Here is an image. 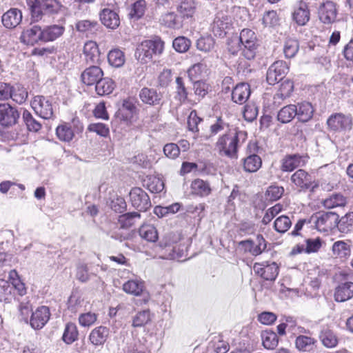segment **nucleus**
Listing matches in <instances>:
<instances>
[{
	"label": "nucleus",
	"mask_w": 353,
	"mask_h": 353,
	"mask_svg": "<svg viewBox=\"0 0 353 353\" xmlns=\"http://www.w3.org/2000/svg\"><path fill=\"white\" fill-rule=\"evenodd\" d=\"M246 139V132L238 128H231L218 137L214 148L221 156L236 158L239 148Z\"/></svg>",
	"instance_id": "f257e3e1"
},
{
	"label": "nucleus",
	"mask_w": 353,
	"mask_h": 353,
	"mask_svg": "<svg viewBox=\"0 0 353 353\" xmlns=\"http://www.w3.org/2000/svg\"><path fill=\"white\" fill-rule=\"evenodd\" d=\"M27 5L34 21L41 19L43 14H57L62 8L57 0H27Z\"/></svg>",
	"instance_id": "f03ea898"
},
{
	"label": "nucleus",
	"mask_w": 353,
	"mask_h": 353,
	"mask_svg": "<svg viewBox=\"0 0 353 353\" xmlns=\"http://www.w3.org/2000/svg\"><path fill=\"white\" fill-rule=\"evenodd\" d=\"M164 48V42L160 39L145 40L137 48L136 59L141 63H147L152 59L154 54H161Z\"/></svg>",
	"instance_id": "7ed1b4c3"
},
{
	"label": "nucleus",
	"mask_w": 353,
	"mask_h": 353,
	"mask_svg": "<svg viewBox=\"0 0 353 353\" xmlns=\"http://www.w3.org/2000/svg\"><path fill=\"white\" fill-rule=\"evenodd\" d=\"M239 41L243 56L248 60L253 59L256 56L258 47L254 32L250 29L242 30L239 36Z\"/></svg>",
	"instance_id": "20e7f679"
},
{
	"label": "nucleus",
	"mask_w": 353,
	"mask_h": 353,
	"mask_svg": "<svg viewBox=\"0 0 353 353\" xmlns=\"http://www.w3.org/2000/svg\"><path fill=\"white\" fill-rule=\"evenodd\" d=\"M339 215L332 212H320L312 216L316 228L321 232H328L333 230L337 223Z\"/></svg>",
	"instance_id": "39448f33"
},
{
	"label": "nucleus",
	"mask_w": 353,
	"mask_h": 353,
	"mask_svg": "<svg viewBox=\"0 0 353 353\" xmlns=\"http://www.w3.org/2000/svg\"><path fill=\"white\" fill-rule=\"evenodd\" d=\"M31 105L37 114L44 119L52 118L54 111L51 101L43 96H36L31 102Z\"/></svg>",
	"instance_id": "423d86ee"
},
{
	"label": "nucleus",
	"mask_w": 353,
	"mask_h": 353,
	"mask_svg": "<svg viewBox=\"0 0 353 353\" xmlns=\"http://www.w3.org/2000/svg\"><path fill=\"white\" fill-rule=\"evenodd\" d=\"M289 70L288 65L284 61H276L268 68L266 80L270 85H274L281 81Z\"/></svg>",
	"instance_id": "0eeeda50"
},
{
	"label": "nucleus",
	"mask_w": 353,
	"mask_h": 353,
	"mask_svg": "<svg viewBox=\"0 0 353 353\" xmlns=\"http://www.w3.org/2000/svg\"><path fill=\"white\" fill-rule=\"evenodd\" d=\"M129 196L132 205L139 211H146L152 206L148 194L140 188H133Z\"/></svg>",
	"instance_id": "6e6552de"
},
{
	"label": "nucleus",
	"mask_w": 353,
	"mask_h": 353,
	"mask_svg": "<svg viewBox=\"0 0 353 353\" xmlns=\"http://www.w3.org/2000/svg\"><path fill=\"white\" fill-rule=\"evenodd\" d=\"M338 8L336 4L331 1L322 3L318 9L319 20L324 24L334 23L337 17Z\"/></svg>",
	"instance_id": "1a4fd4ad"
},
{
	"label": "nucleus",
	"mask_w": 353,
	"mask_h": 353,
	"mask_svg": "<svg viewBox=\"0 0 353 353\" xmlns=\"http://www.w3.org/2000/svg\"><path fill=\"white\" fill-rule=\"evenodd\" d=\"M19 113L8 103H0V125L10 127L17 123Z\"/></svg>",
	"instance_id": "9d476101"
},
{
	"label": "nucleus",
	"mask_w": 353,
	"mask_h": 353,
	"mask_svg": "<svg viewBox=\"0 0 353 353\" xmlns=\"http://www.w3.org/2000/svg\"><path fill=\"white\" fill-rule=\"evenodd\" d=\"M254 270L256 274L267 281H274L279 274V267L274 262L256 263L254 265Z\"/></svg>",
	"instance_id": "9b49d317"
},
{
	"label": "nucleus",
	"mask_w": 353,
	"mask_h": 353,
	"mask_svg": "<svg viewBox=\"0 0 353 353\" xmlns=\"http://www.w3.org/2000/svg\"><path fill=\"white\" fill-rule=\"evenodd\" d=\"M328 127L334 131L348 130L352 126V118L350 115L337 113L331 115L327 121Z\"/></svg>",
	"instance_id": "f8f14e48"
},
{
	"label": "nucleus",
	"mask_w": 353,
	"mask_h": 353,
	"mask_svg": "<svg viewBox=\"0 0 353 353\" xmlns=\"http://www.w3.org/2000/svg\"><path fill=\"white\" fill-rule=\"evenodd\" d=\"M256 243L254 244L252 240H245L240 241L239 244L245 252H249L253 256H258L266 249V242L262 235L258 234Z\"/></svg>",
	"instance_id": "ddd939ff"
},
{
	"label": "nucleus",
	"mask_w": 353,
	"mask_h": 353,
	"mask_svg": "<svg viewBox=\"0 0 353 353\" xmlns=\"http://www.w3.org/2000/svg\"><path fill=\"white\" fill-rule=\"evenodd\" d=\"M50 310L46 306H41L32 313L30 324L34 330L41 329L50 319Z\"/></svg>",
	"instance_id": "4468645a"
},
{
	"label": "nucleus",
	"mask_w": 353,
	"mask_h": 353,
	"mask_svg": "<svg viewBox=\"0 0 353 353\" xmlns=\"http://www.w3.org/2000/svg\"><path fill=\"white\" fill-rule=\"evenodd\" d=\"M307 158V156L300 154L288 155L283 159L281 169L285 172H292L296 168L305 165Z\"/></svg>",
	"instance_id": "2eb2a0df"
},
{
	"label": "nucleus",
	"mask_w": 353,
	"mask_h": 353,
	"mask_svg": "<svg viewBox=\"0 0 353 353\" xmlns=\"http://www.w3.org/2000/svg\"><path fill=\"white\" fill-rule=\"evenodd\" d=\"M292 18L299 26H305L309 21L310 12L305 2L300 1L297 3L292 13Z\"/></svg>",
	"instance_id": "dca6fc26"
},
{
	"label": "nucleus",
	"mask_w": 353,
	"mask_h": 353,
	"mask_svg": "<svg viewBox=\"0 0 353 353\" xmlns=\"http://www.w3.org/2000/svg\"><path fill=\"white\" fill-rule=\"evenodd\" d=\"M101 23L108 28L116 29L120 24L118 13L110 8H103L99 14Z\"/></svg>",
	"instance_id": "f3484780"
},
{
	"label": "nucleus",
	"mask_w": 353,
	"mask_h": 353,
	"mask_svg": "<svg viewBox=\"0 0 353 353\" xmlns=\"http://www.w3.org/2000/svg\"><path fill=\"white\" fill-rule=\"evenodd\" d=\"M103 76V70L99 66L92 65L86 68L81 77L83 83L87 85H96Z\"/></svg>",
	"instance_id": "a211bd4d"
},
{
	"label": "nucleus",
	"mask_w": 353,
	"mask_h": 353,
	"mask_svg": "<svg viewBox=\"0 0 353 353\" xmlns=\"http://www.w3.org/2000/svg\"><path fill=\"white\" fill-rule=\"evenodd\" d=\"M20 40L26 45H34L39 41H42V30L38 26H34L23 31Z\"/></svg>",
	"instance_id": "6ab92c4d"
},
{
	"label": "nucleus",
	"mask_w": 353,
	"mask_h": 353,
	"mask_svg": "<svg viewBox=\"0 0 353 353\" xmlns=\"http://www.w3.org/2000/svg\"><path fill=\"white\" fill-rule=\"evenodd\" d=\"M22 20V13L17 8H10L2 16V23L7 28L17 27Z\"/></svg>",
	"instance_id": "aec40b11"
},
{
	"label": "nucleus",
	"mask_w": 353,
	"mask_h": 353,
	"mask_svg": "<svg viewBox=\"0 0 353 353\" xmlns=\"http://www.w3.org/2000/svg\"><path fill=\"white\" fill-rule=\"evenodd\" d=\"M291 181L297 187L307 189L311 186L313 178L304 170L299 169L292 175Z\"/></svg>",
	"instance_id": "412c9836"
},
{
	"label": "nucleus",
	"mask_w": 353,
	"mask_h": 353,
	"mask_svg": "<svg viewBox=\"0 0 353 353\" xmlns=\"http://www.w3.org/2000/svg\"><path fill=\"white\" fill-rule=\"evenodd\" d=\"M139 98L144 103L156 105L160 104L161 94L154 88H143L139 92Z\"/></svg>",
	"instance_id": "4be33fe9"
},
{
	"label": "nucleus",
	"mask_w": 353,
	"mask_h": 353,
	"mask_svg": "<svg viewBox=\"0 0 353 353\" xmlns=\"http://www.w3.org/2000/svg\"><path fill=\"white\" fill-rule=\"evenodd\" d=\"M250 93V85L248 83H239L232 90V99L236 103L243 104L248 99Z\"/></svg>",
	"instance_id": "5701e85b"
},
{
	"label": "nucleus",
	"mask_w": 353,
	"mask_h": 353,
	"mask_svg": "<svg viewBox=\"0 0 353 353\" xmlns=\"http://www.w3.org/2000/svg\"><path fill=\"white\" fill-rule=\"evenodd\" d=\"M322 245V241L320 238L307 239L305 240V246L304 245H297L294 248L292 253L297 254L305 252L307 254L317 252Z\"/></svg>",
	"instance_id": "b1692460"
},
{
	"label": "nucleus",
	"mask_w": 353,
	"mask_h": 353,
	"mask_svg": "<svg viewBox=\"0 0 353 353\" xmlns=\"http://www.w3.org/2000/svg\"><path fill=\"white\" fill-rule=\"evenodd\" d=\"M190 190L192 194L201 197L207 196L212 192L210 183L201 179H196L192 181Z\"/></svg>",
	"instance_id": "393cba45"
},
{
	"label": "nucleus",
	"mask_w": 353,
	"mask_h": 353,
	"mask_svg": "<svg viewBox=\"0 0 353 353\" xmlns=\"http://www.w3.org/2000/svg\"><path fill=\"white\" fill-rule=\"evenodd\" d=\"M353 296V283L345 282L339 284L335 290L334 299L338 302H343Z\"/></svg>",
	"instance_id": "a878e982"
},
{
	"label": "nucleus",
	"mask_w": 353,
	"mask_h": 353,
	"mask_svg": "<svg viewBox=\"0 0 353 353\" xmlns=\"http://www.w3.org/2000/svg\"><path fill=\"white\" fill-rule=\"evenodd\" d=\"M230 28V19L226 16H216L212 23V32L215 36L223 37Z\"/></svg>",
	"instance_id": "bb28decb"
},
{
	"label": "nucleus",
	"mask_w": 353,
	"mask_h": 353,
	"mask_svg": "<svg viewBox=\"0 0 353 353\" xmlns=\"http://www.w3.org/2000/svg\"><path fill=\"white\" fill-rule=\"evenodd\" d=\"M83 54L87 62L97 63L100 60V52L95 41H89L85 43Z\"/></svg>",
	"instance_id": "cd10ccee"
},
{
	"label": "nucleus",
	"mask_w": 353,
	"mask_h": 353,
	"mask_svg": "<svg viewBox=\"0 0 353 353\" xmlns=\"http://www.w3.org/2000/svg\"><path fill=\"white\" fill-rule=\"evenodd\" d=\"M296 105V117L299 121L307 122L312 118L314 110L310 103L304 101Z\"/></svg>",
	"instance_id": "c85d7f7f"
},
{
	"label": "nucleus",
	"mask_w": 353,
	"mask_h": 353,
	"mask_svg": "<svg viewBox=\"0 0 353 353\" xmlns=\"http://www.w3.org/2000/svg\"><path fill=\"white\" fill-rule=\"evenodd\" d=\"M108 334L109 330L106 327L99 326L91 332L89 339L95 346L102 345L105 342Z\"/></svg>",
	"instance_id": "c756f323"
},
{
	"label": "nucleus",
	"mask_w": 353,
	"mask_h": 353,
	"mask_svg": "<svg viewBox=\"0 0 353 353\" xmlns=\"http://www.w3.org/2000/svg\"><path fill=\"white\" fill-rule=\"evenodd\" d=\"M176 11L183 19L192 18L195 12V5L193 0H180L176 6Z\"/></svg>",
	"instance_id": "7c9ffc66"
},
{
	"label": "nucleus",
	"mask_w": 353,
	"mask_h": 353,
	"mask_svg": "<svg viewBox=\"0 0 353 353\" xmlns=\"http://www.w3.org/2000/svg\"><path fill=\"white\" fill-rule=\"evenodd\" d=\"M144 288V282L138 279L128 280L123 285V290L125 293L136 296L142 294Z\"/></svg>",
	"instance_id": "2f4dec72"
},
{
	"label": "nucleus",
	"mask_w": 353,
	"mask_h": 353,
	"mask_svg": "<svg viewBox=\"0 0 353 353\" xmlns=\"http://www.w3.org/2000/svg\"><path fill=\"white\" fill-rule=\"evenodd\" d=\"M64 30L63 26L59 25L46 28L42 30V41L48 42L56 40L63 34Z\"/></svg>",
	"instance_id": "473e14b6"
},
{
	"label": "nucleus",
	"mask_w": 353,
	"mask_h": 353,
	"mask_svg": "<svg viewBox=\"0 0 353 353\" xmlns=\"http://www.w3.org/2000/svg\"><path fill=\"white\" fill-rule=\"evenodd\" d=\"M296 105L290 104L283 107L277 114V119L282 123H290L296 116Z\"/></svg>",
	"instance_id": "72a5a7b5"
},
{
	"label": "nucleus",
	"mask_w": 353,
	"mask_h": 353,
	"mask_svg": "<svg viewBox=\"0 0 353 353\" xmlns=\"http://www.w3.org/2000/svg\"><path fill=\"white\" fill-rule=\"evenodd\" d=\"M99 27L97 21L94 20H81L77 22L76 29L78 32L85 34L87 37L96 32Z\"/></svg>",
	"instance_id": "f704fd0d"
},
{
	"label": "nucleus",
	"mask_w": 353,
	"mask_h": 353,
	"mask_svg": "<svg viewBox=\"0 0 353 353\" xmlns=\"http://www.w3.org/2000/svg\"><path fill=\"white\" fill-rule=\"evenodd\" d=\"M115 87L114 81L110 78H101L95 85L97 94L104 96L112 92Z\"/></svg>",
	"instance_id": "c9c22d12"
},
{
	"label": "nucleus",
	"mask_w": 353,
	"mask_h": 353,
	"mask_svg": "<svg viewBox=\"0 0 353 353\" xmlns=\"http://www.w3.org/2000/svg\"><path fill=\"white\" fill-rule=\"evenodd\" d=\"M261 165V159L257 154H250L243 159V169L248 172H256Z\"/></svg>",
	"instance_id": "e433bc0d"
},
{
	"label": "nucleus",
	"mask_w": 353,
	"mask_h": 353,
	"mask_svg": "<svg viewBox=\"0 0 353 353\" xmlns=\"http://www.w3.org/2000/svg\"><path fill=\"white\" fill-rule=\"evenodd\" d=\"M141 238L148 242H155L158 239V232L155 227L150 224H144L139 230Z\"/></svg>",
	"instance_id": "4c0bfd02"
},
{
	"label": "nucleus",
	"mask_w": 353,
	"mask_h": 353,
	"mask_svg": "<svg viewBox=\"0 0 353 353\" xmlns=\"http://www.w3.org/2000/svg\"><path fill=\"white\" fill-rule=\"evenodd\" d=\"M231 128H236V127H234L232 125H230L229 123L225 121V119L221 117H217L216 121L214 123L212 124L210 127V135L209 137H206V139H209L213 136H215L216 134H219V132L222 131H227L229 130V129Z\"/></svg>",
	"instance_id": "58836bf2"
},
{
	"label": "nucleus",
	"mask_w": 353,
	"mask_h": 353,
	"mask_svg": "<svg viewBox=\"0 0 353 353\" xmlns=\"http://www.w3.org/2000/svg\"><path fill=\"white\" fill-rule=\"evenodd\" d=\"M341 233H348L353 230V212L347 213L340 219H338L336 226Z\"/></svg>",
	"instance_id": "ea45409f"
},
{
	"label": "nucleus",
	"mask_w": 353,
	"mask_h": 353,
	"mask_svg": "<svg viewBox=\"0 0 353 353\" xmlns=\"http://www.w3.org/2000/svg\"><path fill=\"white\" fill-rule=\"evenodd\" d=\"M316 342L314 338L301 335L296 339L295 345L300 351L310 352L313 350Z\"/></svg>",
	"instance_id": "a19ab883"
},
{
	"label": "nucleus",
	"mask_w": 353,
	"mask_h": 353,
	"mask_svg": "<svg viewBox=\"0 0 353 353\" xmlns=\"http://www.w3.org/2000/svg\"><path fill=\"white\" fill-rule=\"evenodd\" d=\"M263 345L268 350L274 349L279 343L276 334L271 330H265L261 333Z\"/></svg>",
	"instance_id": "79ce46f5"
},
{
	"label": "nucleus",
	"mask_w": 353,
	"mask_h": 353,
	"mask_svg": "<svg viewBox=\"0 0 353 353\" xmlns=\"http://www.w3.org/2000/svg\"><path fill=\"white\" fill-rule=\"evenodd\" d=\"M322 344L327 348H333L338 344V339L335 334L329 329H324L319 335Z\"/></svg>",
	"instance_id": "37998d69"
},
{
	"label": "nucleus",
	"mask_w": 353,
	"mask_h": 353,
	"mask_svg": "<svg viewBox=\"0 0 353 353\" xmlns=\"http://www.w3.org/2000/svg\"><path fill=\"white\" fill-rule=\"evenodd\" d=\"M294 90V83L290 80L284 81L281 85L279 91L274 97V101L284 100L289 97Z\"/></svg>",
	"instance_id": "c03bdc74"
},
{
	"label": "nucleus",
	"mask_w": 353,
	"mask_h": 353,
	"mask_svg": "<svg viewBox=\"0 0 353 353\" xmlns=\"http://www.w3.org/2000/svg\"><path fill=\"white\" fill-rule=\"evenodd\" d=\"M141 217L140 213L137 212H128L119 216L118 222L121 228H129L136 222L137 219Z\"/></svg>",
	"instance_id": "a18cd8bd"
},
{
	"label": "nucleus",
	"mask_w": 353,
	"mask_h": 353,
	"mask_svg": "<svg viewBox=\"0 0 353 353\" xmlns=\"http://www.w3.org/2000/svg\"><path fill=\"white\" fill-rule=\"evenodd\" d=\"M56 134L60 141L70 142L74 137V132L68 123L59 125L56 129Z\"/></svg>",
	"instance_id": "49530a36"
},
{
	"label": "nucleus",
	"mask_w": 353,
	"mask_h": 353,
	"mask_svg": "<svg viewBox=\"0 0 353 353\" xmlns=\"http://www.w3.org/2000/svg\"><path fill=\"white\" fill-rule=\"evenodd\" d=\"M332 251L336 257L344 258L350 254V246L343 241H338L334 243Z\"/></svg>",
	"instance_id": "de8ad7c7"
},
{
	"label": "nucleus",
	"mask_w": 353,
	"mask_h": 353,
	"mask_svg": "<svg viewBox=\"0 0 353 353\" xmlns=\"http://www.w3.org/2000/svg\"><path fill=\"white\" fill-rule=\"evenodd\" d=\"M10 284L14 287V290L17 291L20 296H23L26 292L25 285L20 280L18 273L16 270H12L10 271L8 276V281Z\"/></svg>",
	"instance_id": "09e8293b"
},
{
	"label": "nucleus",
	"mask_w": 353,
	"mask_h": 353,
	"mask_svg": "<svg viewBox=\"0 0 353 353\" xmlns=\"http://www.w3.org/2000/svg\"><path fill=\"white\" fill-rule=\"evenodd\" d=\"M347 203L346 198L341 194H333L323 201V205L326 208H334L345 206Z\"/></svg>",
	"instance_id": "8fccbe9b"
},
{
	"label": "nucleus",
	"mask_w": 353,
	"mask_h": 353,
	"mask_svg": "<svg viewBox=\"0 0 353 353\" xmlns=\"http://www.w3.org/2000/svg\"><path fill=\"white\" fill-rule=\"evenodd\" d=\"M299 49V43L296 39H287L283 46V53L288 59L293 58Z\"/></svg>",
	"instance_id": "3c124183"
},
{
	"label": "nucleus",
	"mask_w": 353,
	"mask_h": 353,
	"mask_svg": "<svg viewBox=\"0 0 353 353\" xmlns=\"http://www.w3.org/2000/svg\"><path fill=\"white\" fill-rule=\"evenodd\" d=\"M145 185L150 192L152 193H159L164 189V183L159 177L154 176H150L147 177L145 181Z\"/></svg>",
	"instance_id": "603ef678"
},
{
	"label": "nucleus",
	"mask_w": 353,
	"mask_h": 353,
	"mask_svg": "<svg viewBox=\"0 0 353 353\" xmlns=\"http://www.w3.org/2000/svg\"><path fill=\"white\" fill-rule=\"evenodd\" d=\"M145 10V1L138 0L132 4L129 15L131 19L138 20L144 15Z\"/></svg>",
	"instance_id": "864d4df0"
},
{
	"label": "nucleus",
	"mask_w": 353,
	"mask_h": 353,
	"mask_svg": "<svg viewBox=\"0 0 353 353\" xmlns=\"http://www.w3.org/2000/svg\"><path fill=\"white\" fill-rule=\"evenodd\" d=\"M78 331L74 323H68L66 324L63 334V340L67 344H71L77 339Z\"/></svg>",
	"instance_id": "5fc2aeb1"
},
{
	"label": "nucleus",
	"mask_w": 353,
	"mask_h": 353,
	"mask_svg": "<svg viewBox=\"0 0 353 353\" xmlns=\"http://www.w3.org/2000/svg\"><path fill=\"white\" fill-rule=\"evenodd\" d=\"M108 59L110 64L112 66L121 67L125 63L124 53L119 49L112 50L108 53Z\"/></svg>",
	"instance_id": "6e6d98bb"
},
{
	"label": "nucleus",
	"mask_w": 353,
	"mask_h": 353,
	"mask_svg": "<svg viewBox=\"0 0 353 353\" xmlns=\"http://www.w3.org/2000/svg\"><path fill=\"white\" fill-rule=\"evenodd\" d=\"M22 117L23 122L29 131L38 132L41 129V123L33 117L28 110H24Z\"/></svg>",
	"instance_id": "4d7b16f0"
},
{
	"label": "nucleus",
	"mask_w": 353,
	"mask_h": 353,
	"mask_svg": "<svg viewBox=\"0 0 353 353\" xmlns=\"http://www.w3.org/2000/svg\"><path fill=\"white\" fill-rule=\"evenodd\" d=\"M10 98L16 103L21 104L27 99L28 92L24 87L17 85L12 87V96H10Z\"/></svg>",
	"instance_id": "13d9d810"
},
{
	"label": "nucleus",
	"mask_w": 353,
	"mask_h": 353,
	"mask_svg": "<svg viewBox=\"0 0 353 353\" xmlns=\"http://www.w3.org/2000/svg\"><path fill=\"white\" fill-rule=\"evenodd\" d=\"M151 320L150 312L149 310H143L139 312L132 318V325L134 327H143Z\"/></svg>",
	"instance_id": "bf43d9fd"
},
{
	"label": "nucleus",
	"mask_w": 353,
	"mask_h": 353,
	"mask_svg": "<svg viewBox=\"0 0 353 353\" xmlns=\"http://www.w3.org/2000/svg\"><path fill=\"white\" fill-rule=\"evenodd\" d=\"M14 290V287L10 284L9 281L0 279V301L9 302Z\"/></svg>",
	"instance_id": "052dcab7"
},
{
	"label": "nucleus",
	"mask_w": 353,
	"mask_h": 353,
	"mask_svg": "<svg viewBox=\"0 0 353 353\" xmlns=\"http://www.w3.org/2000/svg\"><path fill=\"white\" fill-rule=\"evenodd\" d=\"M162 23L171 28H179L182 26L177 15L174 12H168L162 17Z\"/></svg>",
	"instance_id": "680f3d73"
},
{
	"label": "nucleus",
	"mask_w": 353,
	"mask_h": 353,
	"mask_svg": "<svg viewBox=\"0 0 353 353\" xmlns=\"http://www.w3.org/2000/svg\"><path fill=\"white\" fill-rule=\"evenodd\" d=\"M207 71V65L203 63H197L193 65L188 71V74L192 81L202 77Z\"/></svg>",
	"instance_id": "e2e57ef3"
},
{
	"label": "nucleus",
	"mask_w": 353,
	"mask_h": 353,
	"mask_svg": "<svg viewBox=\"0 0 353 353\" xmlns=\"http://www.w3.org/2000/svg\"><path fill=\"white\" fill-rule=\"evenodd\" d=\"M292 225V221L287 216H280L278 217L274 223V227L275 230L280 233H284L288 230Z\"/></svg>",
	"instance_id": "0e129e2a"
},
{
	"label": "nucleus",
	"mask_w": 353,
	"mask_h": 353,
	"mask_svg": "<svg viewBox=\"0 0 353 353\" xmlns=\"http://www.w3.org/2000/svg\"><path fill=\"white\" fill-rule=\"evenodd\" d=\"M176 97L180 102H184L188 99L189 94L185 86L183 79L180 77H176Z\"/></svg>",
	"instance_id": "69168bd1"
},
{
	"label": "nucleus",
	"mask_w": 353,
	"mask_h": 353,
	"mask_svg": "<svg viewBox=\"0 0 353 353\" xmlns=\"http://www.w3.org/2000/svg\"><path fill=\"white\" fill-rule=\"evenodd\" d=\"M191 41L185 37H179L174 39L172 46L179 52L183 53L188 51L190 47Z\"/></svg>",
	"instance_id": "338daca9"
},
{
	"label": "nucleus",
	"mask_w": 353,
	"mask_h": 353,
	"mask_svg": "<svg viewBox=\"0 0 353 353\" xmlns=\"http://www.w3.org/2000/svg\"><path fill=\"white\" fill-rule=\"evenodd\" d=\"M214 40L210 37H201L196 41V48L198 50L203 52H210L214 48Z\"/></svg>",
	"instance_id": "774afa93"
}]
</instances>
